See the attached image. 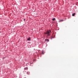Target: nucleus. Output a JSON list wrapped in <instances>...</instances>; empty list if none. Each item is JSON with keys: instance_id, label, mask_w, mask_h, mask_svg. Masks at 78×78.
I'll return each instance as SVG.
<instances>
[{"instance_id": "obj_1", "label": "nucleus", "mask_w": 78, "mask_h": 78, "mask_svg": "<svg viewBox=\"0 0 78 78\" xmlns=\"http://www.w3.org/2000/svg\"><path fill=\"white\" fill-rule=\"evenodd\" d=\"M50 33H51V30H48L46 32H44V34H47L48 36H49Z\"/></svg>"}, {"instance_id": "obj_2", "label": "nucleus", "mask_w": 78, "mask_h": 78, "mask_svg": "<svg viewBox=\"0 0 78 78\" xmlns=\"http://www.w3.org/2000/svg\"><path fill=\"white\" fill-rule=\"evenodd\" d=\"M63 21H64V20H59V22H63Z\"/></svg>"}, {"instance_id": "obj_3", "label": "nucleus", "mask_w": 78, "mask_h": 78, "mask_svg": "<svg viewBox=\"0 0 78 78\" xmlns=\"http://www.w3.org/2000/svg\"><path fill=\"white\" fill-rule=\"evenodd\" d=\"M76 14V13H73V14H72L73 16H74Z\"/></svg>"}, {"instance_id": "obj_4", "label": "nucleus", "mask_w": 78, "mask_h": 78, "mask_svg": "<svg viewBox=\"0 0 78 78\" xmlns=\"http://www.w3.org/2000/svg\"><path fill=\"white\" fill-rule=\"evenodd\" d=\"M24 69L25 70H27V69H28V68H27V67H26V68H24Z\"/></svg>"}, {"instance_id": "obj_5", "label": "nucleus", "mask_w": 78, "mask_h": 78, "mask_svg": "<svg viewBox=\"0 0 78 78\" xmlns=\"http://www.w3.org/2000/svg\"><path fill=\"white\" fill-rule=\"evenodd\" d=\"M27 41H30V38H27Z\"/></svg>"}, {"instance_id": "obj_6", "label": "nucleus", "mask_w": 78, "mask_h": 78, "mask_svg": "<svg viewBox=\"0 0 78 78\" xmlns=\"http://www.w3.org/2000/svg\"><path fill=\"white\" fill-rule=\"evenodd\" d=\"M45 41H47L48 42H49V40L48 39H45Z\"/></svg>"}, {"instance_id": "obj_7", "label": "nucleus", "mask_w": 78, "mask_h": 78, "mask_svg": "<svg viewBox=\"0 0 78 78\" xmlns=\"http://www.w3.org/2000/svg\"><path fill=\"white\" fill-rule=\"evenodd\" d=\"M55 20V18H53V19H52V20L53 21H54V20Z\"/></svg>"}, {"instance_id": "obj_8", "label": "nucleus", "mask_w": 78, "mask_h": 78, "mask_svg": "<svg viewBox=\"0 0 78 78\" xmlns=\"http://www.w3.org/2000/svg\"><path fill=\"white\" fill-rule=\"evenodd\" d=\"M42 54H44V52H43V51H42Z\"/></svg>"}, {"instance_id": "obj_9", "label": "nucleus", "mask_w": 78, "mask_h": 78, "mask_svg": "<svg viewBox=\"0 0 78 78\" xmlns=\"http://www.w3.org/2000/svg\"><path fill=\"white\" fill-rule=\"evenodd\" d=\"M24 21H25V19H24Z\"/></svg>"}, {"instance_id": "obj_10", "label": "nucleus", "mask_w": 78, "mask_h": 78, "mask_svg": "<svg viewBox=\"0 0 78 78\" xmlns=\"http://www.w3.org/2000/svg\"><path fill=\"white\" fill-rule=\"evenodd\" d=\"M33 63H30V64H33Z\"/></svg>"}]
</instances>
